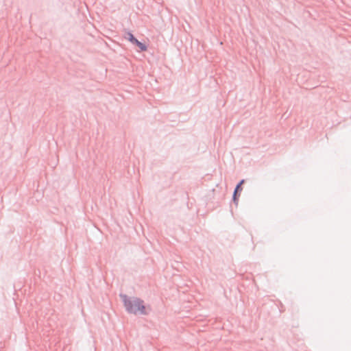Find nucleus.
Returning a JSON list of instances; mask_svg holds the SVG:
<instances>
[{"label":"nucleus","instance_id":"nucleus-1","mask_svg":"<svg viewBox=\"0 0 351 351\" xmlns=\"http://www.w3.org/2000/svg\"><path fill=\"white\" fill-rule=\"evenodd\" d=\"M124 303L127 310L134 314H145L146 308L143 304V302L138 298H132L127 300L126 297H124Z\"/></svg>","mask_w":351,"mask_h":351},{"label":"nucleus","instance_id":"nucleus-2","mask_svg":"<svg viewBox=\"0 0 351 351\" xmlns=\"http://www.w3.org/2000/svg\"><path fill=\"white\" fill-rule=\"evenodd\" d=\"M130 40L132 43L136 44L141 49V51L147 50L146 46L142 43L139 42L137 39H136L132 34L130 35Z\"/></svg>","mask_w":351,"mask_h":351},{"label":"nucleus","instance_id":"nucleus-3","mask_svg":"<svg viewBox=\"0 0 351 351\" xmlns=\"http://www.w3.org/2000/svg\"><path fill=\"white\" fill-rule=\"evenodd\" d=\"M243 180H241L240 182V183L237 186L236 189H235V191H234V196L236 195L237 191L239 190V189H241V184L243 183Z\"/></svg>","mask_w":351,"mask_h":351}]
</instances>
